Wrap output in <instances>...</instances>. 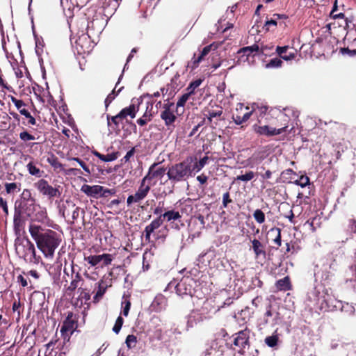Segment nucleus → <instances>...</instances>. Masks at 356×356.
Masks as SVG:
<instances>
[{
	"mask_svg": "<svg viewBox=\"0 0 356 356\" xmlns=\"http://www.w3.org/2000/svg\"><path fill=\"white\" fill-rule=\"evenodd\" d=\"M19 138L23 142H26L29 140H34L35 139H39V136L35 138V136L29 133L27 131H23L19 133Z\"/></svg>",
	"mask_w": 356,
	"mask_h": 356,
	"instance_id": "46",
	"label": "nucleus"
},
{
	"mask_svg": "<svg viewBox=\"0 0 356 356\" xmlns=\"http://www.w3.org/2000/svg\"><path fill=\"white\" fill-rule=\"evenodd\" d=\"M34 186L41 194L47 196L49 199L60 195L59 190L49 185L48 181L44 179L38 180L34 184Z\"/></svg>",
	"mask_w": 356,
	"mask_h": 356,
	"instance_id": "10",
	"label": "nucleus"
},
{
	"mask_svg": "<svg viewBox=\"0 0 356 356\" xmlns=\"http://www.w3.org/2000/svg\"><path fill=\"white\" fill-rule=\"evenodd\" d=\"M253 217L259 224L264 223L266 220L265 214L261 209H256L253 213Z\"/></svg>",
	"mask_w": 356,
	"mask_h": 356,
	"instance_id": "47",
	"label": "nucleus"
},
{
	"mask_svg": "<svg viewBox=\"0 0 356 356\" xmlns=\"http://www.w3.org/2000/svg\"><path fill=\"white\" fill-rule=\"evenodd\" d=\"M135 152V147H132L129 151H128L126 155L121 159L122 163H126L129 162L130 159L134 156Z\"/></svg>",
	"mask_w": 356,
	"mask_h": 356,
	"instance_id": "59",
	"label": "nucleus"
},
{
	"mask_svg": "<svg viewBox=\"0 0 356 356\" xmlns=\"http://www.w3.org/2000/svg\"><path fill=\"white\" fill-rule=\"evenodd\" d=\"M289 183H293L297 186H300L302 188L305 187L306 186L309 184V178L307 175H301L298 179H294V178H291L289 181Z\"/></svg>",
	"mask_w": 356,
	"mask_h": 356,
	"instance_id": "35",
	"label": "nucleus"
},
{
	"mask_svg": "<svg viewBox=\"0 0 356 356\" xmlns=\"http://www.w3.org/2000/svg\"><path fill=\"white\" fill-rule=\"evenodd\" d=\"M8 97L11 102L15 104L19 113L25 117L28 120L27 122L24 120L22 121V124L26 126L35 125L36 124L35 118L31 114V113L25 108L26 104L24 101L18 99L14 96L9 95Z\"/></svg>",
	"mask_w": 356,
	"mask_h": 356,
	"instance_id": "7",
	"label": "nucleus"
},
{
	"mask_svg": "<svg viewBox=\"0 0 356 356\" xmlns=\"http://www.w3.org/2000/svg\"><path fill=\"white\" fill-rule=\"evenodd\" d=\"M124 323V319L121 316H119L116 321H115V325L113 327V331L115 333V334H118L122 327V325Z\"/></svg>",
	"mask_w": 356,
	"mask_h": 356,
	"instance_id": "55",
	"label": "nucleus"
},
{
	"mask_svg": "<svg viewBox=\"0 0 356 356\" xmlns=\"http://www.w3.org/2000/svg\"><path fill=\"white\" fill-rule=\"evenodd\" d=\"M174 103L165 104L163 105V110L161 112L160 115L168 129L171 131L175 127V122L177 118L174 113V111L172 109Z\"/></svg>",
	"mask_w": 356,
	"mask_h": 356,
	"instance_id": "8",
	"label": "nucleus"
},
{
	"mask_svg": "<svg viewBox=\"0 0 356 356\" xmlns=\"http://www.w3.org/2000/svg\"><path fill=\"white\" fill-rule=\"evenodd\" d=\"M289 49V46H277L276 48V52L282 59L285 60H291L296 57V50L293 49L292 51L288 52Z\"/></svg>",
	"mask_w": 356,
	"mask_h": 356,
	"instance_id": "24",
	"label": "nucleus"
},
{
	"mask_svg": "<svg viewBox=\"0 0 356 356\" xmlns=\"http://www.w3.org/2000/svg\"><path fill=\"white\" fill-rule=\"evenodd\" d=\"M209 157L207 156H205L203 158L200 159V160L198 162H196L193 165V166H192V172L193 170H196L197 172H198L200 170H202L207 163Z\"/></svg>",
	"mask_w": 356,
	"mask_h": 356,
	"instance_id": "43",
	"label": "nucleus"
},
{
	"mask_svg": "<svg viewBox=\"0 0 356 356\" xmlns=\"http://www.w3.org/2000/svg\"><path fill=\"white\" fill-rule=\"evenodd\" d=\"M36 201V200L32 196L31 192L29 189H24L19 202H31Z\"/></svg>",
	"mask_w": 356,
	"mask_h": 356,
	"instance_id": "44",
	"label": "nucleus"
},
{
	"mask_svg": "<svg viewBox=\"0 0 356 356\" xmlns=\"http://www.w3.org/2000/svg\"><path fill=\"white\" fill-rule=\"evenodd\" d=\"M6 191L8 194L13 193L16 188H17V185L16 183H6L5 184Z\"/></svg>",
	"mask_w": 356,
	"mask_h": 356,
	"instance_id": "62",
	"label": "nucleus"
},
{
	"mask_svg": "<svg viewBox=\"0 0 356 356\" xmlns=\"http://www.w3.org/2000/svg\"><path fill=\"white\" fill-rule=\"evenodd\" d=\"M337 1L335 0L334 4L333 6V8L330 12V17L334 19L333 22L328 23L326 26L329 30H331L332 29H336V20L337 19H342V23L339 24L340 26H343L345 28L348 26L347 19L345 18V15L343 13H336V11L337 10Z\"/></svg>",
	"mask_w": 356,
	"mask_h": 356,
	"instance_id": "15",
	"label": "nucleus"
},
{
	"mask_svg": "<svg viewBox=\"0 0 356 356\" xmlns=\"http://www.w3.org/2000/svg\"><path fill=\"white\" fill-rule=\"evenodd\" d=\"M214 44H211L209 45H207L203 48L202 51L200 52V54L199 56L200 58H201L202 60H204V57L209 54V53L211 51L212 47Z\"/></svg>",
	"mask_w": 356,
	"mask_h": 356,
	"instance_id": "64",
	"label": "nucleus"
},
{
	"mask_svg": "<svg viewBox=\"0 0 356 356\" xmlns=\"http://www.w3.org/2000/svg\"><path fill=\"white\" fill-rule=\"evenodd\" d=\"M282 61L279 58H274L271 59L266 65V68L279 67H281Z\"/></svg>",
	"mask_w": 356,
	"mask_h": 356,
	"instance_id": "54",
	"label": "nucleus"
},
{
	"mask_svg": "<svg viewBox=\"0 0 356 356\" xmlns=\"http://www.w3.org/2000/svg\"><path fill=\"white\" fill-rule=\"evenodd\" d=\"M255 176V173L253 171H248L244 175H238L236 177V181H249L252 180Z\"/></svg>",
	"mask_w": 356,
	"mask_h": 356,
	"instance_id": "45",
	"label": "nucleus"
},
{
	"mask_svg": "<svg viewBox=\"0 0 356 356\" xmlns=\"http://www.w3.org/2000/svg\"><path fill=\"white\" fill-rule=\"evenodd\" d=\"M153 108V104L151 103L149 105H147L146 108V111L143 115V116L138 118L136 122L141 127H143L147 124L148 122H150L152 119L153 114L152 113V110Z\"/></svg>",
	"mask_w": 356,
	"mask_h": 356,
	"instance_id": "25",
	"label": "nucleus"
},
{
	"mask_svg": "<svg viewBox=\"0 0 356 356\" xmlns=\"http://www.w3.org/2000/svg\"><path fill=\"white\" fill-rule=\"evenodd\" d=\"M123 88L122 87L118 91L115 90V88L111 91V93L108 95L106 98L105 99L104 104L105 106L107 108L108 106L111 104V102L115 99V98L118 95L119 92Z\"/></svg>",
	"mask_w": 356,
	"mask_h": 356,
	"instance_id": "40",
	"label": "nucleus"
},
{
	"mask_svg": "<svg viewBox=\"0 0 356 356\" xmlns=\"http://www.w3.org/2000/svg\"><path fill=\"white\" fill-rule=\"evenodd\" d=\"M81 191L89 197L97 198L98 195L101 197L103 186L99 185L90 186L84 184L82 186Z\"/></svg>",
	"mask_w": 356,
	"mask_h": 356,
	"instance_id": "21",
	"label": "nucleus"
},
{
	"mask_svg": "<svg viewBox=\"0 0 356 356\" xmlns=\"http://www.w3.org/2000/svg\"><path fill=\"white\" fill-rule=\"evenodd\" d=\"M125 343L129 348L136 347L137 343V338L134 334H129L127 337Z\"/></svg>",
	"mask_w": 356,
	"mask_h": 356,
	"instance_id": "52",
	"label": "nucleus"
},
{
	"mask_svg": "<svg viewBox=\"0 0 356 356\" xmlns=\"http://www.w3.org/2000/svg\"><path fill=\"white\" fill-rule=\"evenodd\" d=\"M27 170L31 175H34L36 177H41V171L35 165V163L32 161L29 162L26 165Z\"/></svg>",
	"mask_w": 356,
	"mask_h": 356,
	"instance_id": "39",
	"label": "nucleus"
},
{
	"mask_svg": "<svg viewBox=\"0 0 356 356\" xmlns=\"http://www.w3.org/2000/svg\"><path fill=\"white\" fill-rule=\"evenodd\" d=\"M194 280L191 277H184L176 284L170 282L168 285L170 288L174 286L175 291L179 296L190 295L193 296Z\"/></svg>",
	"mask_w": 356,
	"mask_h": 356,
	"instance_id": "6",
	"label": "nucleus"
},
{
	"mask_svg": "<svg viewBox=\"0 0 356 356\" xmlns=\"http://www.w3.org/2000/svg\"><path fill=\"white\" fill-rule=\"evenodd\" d=\"M253 111L255 113L259 112V115L258 116V122L259 123H261V119L263 118V115H265L267 112L268 107L266 106H259L257 104H254L252 105Z\"/></svg>",
	"mask_w": 356,
	"mask_h": 356,
	"instance_id": "38",
	"label": "nucleus"
},
{
	"mask_svg": "<svg viewBox=\"0 0 356 356\" xmlns=\"http://www.w3.org/2000/svg\"><path fill=\"white\" fill-rule=\"evenodd\" d=\"M279 337L277 335H272L265 339V343L270 348H273L277 345Z\"/></svg>",
	"mask_w": 356,
	"mask_h": 356,
	"instance_id": "49",
	"label": "nucleus"
},
{
	"mask_svg": "<svg viewBox=\"0 0 356 356\" xmlns=\"http://www.w3.org/2000/svg\"><path fill=\"white\" fill-rule=\"evenodd\" d=\"M78 327V316L72 312H68L60 328L61 337L64 343L69 342L73 333Z\"/></svg>",
	"mask_w": 356,
	"mask_h": 356,
	"instance_id": "4",
	"label": "nucleus"
},
{
	"mask_svg": "<svg viewBox=\"0 0 356 356\" xmlns=\"http://www.w3.org/2000/svg\"><path fill=\"white\" fill-rule=\"evenodd\" d=\"M202 60L201 58L196 57V55L194 54L193 57L192 58L191 60L188 63L187 67L190 68L192 70L196 69L199 65L200 63Z\"/></svg>",
	"mask_w": 356,
	"mask_h": 356,
	"instance_id": "48",
	"label": "nucleus"
},
{
	"mask_svg": "<svg viewBox=\"0 0 356 356\" xmlns=\"http://www.w3.org/2000/svg\"><path fill=\"white\" fill-rule=\"evenodd\" d=\"M69 160L76 161L79 164V165L83 168V170L85 171V172H86L85 175H91L92 171L89 168V166L86 163L85 161H83L81 159H79L78 157H72V158H70Z\"/></svg>",
	"mask_w": 356,
	"mask_h": 356,
	"instance_id": "41",
	"label": "nucleus"
},
{
	"mask_svg": "<svg viewBox=\"0 0 356 356\" xmlns=\"http://www.w3.org/2000/svg\"><path fill=\"white\" fill-rule=\"evenodd\" d=\"M296 176V173L292 169H286L282 172V176L288 180V181L293 178L291 176Z\"/></svg>",
	"mask_w": 356,
	"mask_h": 356,
	"instance_id": "61",
	"label": "nucleus"
},
{
	"mask_svg": "<svg viewBox=\"0 0 356 356\" xmlns=\"http://www.w3.org/2000/svg\"><path fill=\"white\" fill-rule=\"evenodd\" d=\"M190 97L191 96L188 94H187V93H185V94L182 95L179 97V100L177 102V104H176L177 110L178 109L179 107L184 106L185 105L186 102L189 99Z\"/></svg>",
	"mask_w": 356,
	"mask_h": 356,
	"instance_id": "57",
	"label": "nucleus"
},
{
	"mask_svg": "<svg viewBox=\"0 0 356 356\" xmlns=\"http://www.w3.org/2000/svg\"><path fill=\"white\" fill-rule=\"evenodd\" d=\"M316 275L321 276V279L325 282H329L330 280L331 275L327 270H319L316 273Z\"/></svg>",
	"mask_w": 356,
	"mask_h": 356,
	"instance_id": "56",
	"label": "nucleus"
},
{
	"mask_svg": "<svg viewBox=\"0 0 356 356\" xmlns=\"http://www.w3.org/2000/svg\"><path fill=\"white\" fill-rule=\"evenodd\" d=\"M98 290L96 292L95 295L93 297V302L97 303L102 298L103 296L106 291L107 286L104 285V281L100 280L97 284Z\"/></svg>",
	"mask_w": 356,
	"mask_h": 356,
	"instance_id": "29",
	"label": "nucleus"
},
{
	"mask_svg": "<svg viewBox=\"0 0 356 356\" xmlns=\"http://www.w3.org/2000/svg\"><path fill=\"white\" fill-rule=\"evenodd\" d=\"M282 321L283 316L280 312L271 303L268 304L263 316L262 324L264 325H270L271 326H275L280 324Z\"/></svg>",
	"mask_w": 356,
	"mask_h": 356,
	"instance_id": "5",
	"label": "nucleus"
},
{
	"mask_svg": "<svg viewBox=\"0 0 356 356\" xmlns=\"http://www.w3.org/2000/svg\"><path fill=\"white\" fill-rule=\"evenodd\" d=\"M29 232L44 257L53 259L56 250L62 241L60 234L56 231L32 222L29 225Z\"/></svg>",
	"mask_w": 356,
	"mask_h": 356,
	"instance_id": "1",
	"label": "nucleus"
},
{
	"mask_svg": "<svg viewBox=\"0 0 356 356\" xmlns=\"http://www.w3.org/2000/svg\"><path fill=\"white\" fill-rule=\"evenodd\" d=\"M181 218V215L179 211L175 210H168L165 211L162 216H161V219H162L163 222L164 221L171 222L175 221Z\"/></svg>",
	"mask_w": 356,
	"mask_h": 356,
	"instance_id": "26",
	"label": "nucleus"
},
{
	"mask_svg": "<svg viewBox=\"0 0 356 356\" xmlns=\"http://www.w3.org/2000/svg\"><path fill=\"white\" fill-rule=\"evenodd\" d=\"M84 260L92 266H95L101 262V254L85 257Z\"/></svg>",
	"mask_w": 356,
	"mask_h": 356,
	"instance_id": "42",
	"label": "nucleus"
},
{
	"mask_svg": "<svg viewBox=\"0 0 356 356\" xmlns=\"http://www.w3.org/2000/svg\"><path fill=\"white\" fill-rule=\"evenodd\" d=\"M254 131L259 134V135H264L266 136H273L279 135L283 132H285L286 131V129L288 127L287 123H284V126L281 128L276 129V128H272L270 127L268 125H257L254 124L253 126Z\"/></svg>",
	"mask_w": 356,
	"mask_h": 356,
	"instance_id": "11",
	"label": "nucleus"
},
{
	"mask_svg": "<svg viewBox=\"0 0 356 356\" xmlns=\"http://www.w3.org/2000/svg\"><path fill=\"white\" fill-rule=\"evenodd\" d=\"M108 125H111L113 123L116 128H118L119 124L120 121H122V119L120 116H119V113L115 116L107 115Z\"/></svg>",
	"mask_w": 356,
	"mask_h": 356,
	"instance_id": "51",
	"label": "nucleus"
},
{
	"mask_svg": "<svg viewBox=\"0 0 356 356\" xmlns=\"http://www.w3.org/2000/svg\"><path fill=\"white\" fill-rule=\"evenodd\" d=\"M113 259V255L111 254H101V262H102V266H106L111 264Z\"/></svg>",
	"mask_w": 356,
	"mask_h": 356,
	"instance_id": "53",
	"label": "nucleus"
},
{
	"mask_svg": "<svg viewBox=\"0 0 356 356\" xmlns=\"http://www.w3.org/2000/svg\"><path fill=\"white\" fill-rule=\"evenodd\" d=\"M202 81V79H198L191 82L188 86L186 88V93L188 94L190 96L194 95L195 93V89L201 85Z\"/></svg>",
	"mask_w": 356,
	"mask_h": 356,
	"instance_id": "36",
	"label": "nucleus"
},
{
	"mask_svg": "<svg viewBox=\"0 0 356 356\" xmlns=\"http://www.w3.org/2000/svg\"><path fill=\"white\" fill-rule=\"evenodd\" d=\"M278 24V22L272 17L270 19H267L265 22L264 29L267 32L270 31H274Z\"/></svg>",
	"mask_w": 356,
	"mask_h": 356,
	"instance_id": "37",
	"label": "nucleus"
},
{
	"mask_svg": "<svg viewBox=\"0 0 356 356\" xmlns=\"http://www.w3.org/2000/svg\"><path fill=\"white\" fill-rule=\"evenodd\" d=\"M191 162L186 160L170 167L167 172V175L170 181L179 182L185 180L191 175Z\"/></svg>",
	"mask_w": 356,
	"mask_h": 356,
	"instance_id": "3",
	"label": "nucleus"
},
{
	"mask_svg": "<svg viewBox=\"0 0 356 356\" xmlns=\"http://www.w3.org/2000/svg\"><path fill=\"white\" fill-rule=\"evenodd\" d=\"M252 243V249L253 250L254 258L256 259H261L262 261H265L267 257L269 260L271 259L272 254L270 253L271 250L274 248V247H270L269 248L268 252L267 253L266 251V245L262 243L257 238H254L251 240Z\"/></svg>",
	"mask_w": 356,
	"mask_h": 356,
	"instance_id": "9",
	"label": "nucleus"
},
{
	"mask_svg": "<svg viewBox=\"0 0 356 356\" xmlns=\"http://www.w3.org/2000/svg\"><path fill=\"white\" fill-rule=\"evenodd\" d=\"M93 154L96 157L99 158L100 160H102L104 162H109V161H115L118 157V152H113L111 154H107L104 155V154L99 153L97 151H95L93 152Z\"/></svg>",
	"mask_w": 356,
	"mask_h": 356,
	"instance_id": "32",
	"label": "nucleus"
},
{
	"mask_svg": "<svg viewBox=\"0 0 356 356\" xmlns=\"http://www.w3.org/2000/svg\"><path fill=\"white\" fill-rule=\"evenodd\" d=\"M47 163L54 168V170L62 171L64 170L63 165L59 161L58 158L54 154H51L47 159Z\"/></svg>",
	"mask_w": 356,
	"mask_h": 356,
	"instance_id": "31",
	"label": "nucleus"
},
{
	"mask_svg": "<svg viewBox=\"0 0 356 356\" xmlns=\"http://www.w3.org/2000/svg\"><path fill=\"white\" fill-rule=\"evenodd\" d=\"M213 106L211 108H206L205 109V116L207 118L209 123L212 122V120L213 118H216L217 120H222L223 118H222L223 113V109L221 106H216V108L213 109Z\"/></svg>",
	"mask_w": 356,
	"mask_h": 356,
	"instance_id": "22",
	"label": "nucleus"
},
{
	"mask_svg": "<svg viewBox=\"0 0 356 356\" xmlns=\"http://www.w3.org/2000/svg\"><path fill=\"white\" fill-rule=\"evenodd\" d=\"M32 223L33 222H38L42 224L49 225V221H50L47 211L45 207H41L40 204L35 209V211L33 213V216L30 217Z\"/></svg>",
	"mask_w": 356,
	"mask_h": 356,
	"instance_id": "16",
	"label": "nucleus"
},
{
	"mask_svg": "<svg viewBox=\"0 0 356 356\" xmlns=\"http://www.w3.org/2000/svg\"><path fill=\"white\" fill-rule=\"evenodd\" d=\"M250 332V330L246 328L233 335V337H234V345L241 348H245V346L249 344Z\"/></svg>",
	"mask_w": 356,
	"mask_h": 356,
	"instance_id": "17",
	"label": "nucleus"
},
{
	"mask_svg": "<svg viewBox=\"0 0 356 356\" xmlns=\"http://www.w3.org/2000/svg\"><path fill=\"white\" fill-rule=\"evenodd\" d=\"M18 201L15 202V205ZM26 217L24 213L18 211L17 206L15 207V212L13 217V229L16 235H20L21 232L24 229L26 225Z\"/></svg>",
	"mask_w": 356,
	"mask_h": 356,
	"instance_id": "13",
	"label": "nucleus"
},
{
	"mask_svg": "<svg viewBox=\"0 0 356 356\" xmlns=\"http://www.w3.org/2000/svg\"><path fill=\"white\" fill-rule=\"evenodd\" d=\"M163 206H164V202L162 201V202H159L158 203V205L157 207L154 209V215H157L158 216H161L163 215Z\"/></svg>",
	"mask_w": 356,
	"mask_h": 356,
	"instance_id": "63",
	"label": "nucleus"
},
{
	"mask_svg": "<svg viewBox=\"0 0 356 356\" xmlns=\"http://www.w3.org/2000/svg\"><path fill=\"white\" fill-rule=\"evenodd\" d=\"M87 43V37L84 35L80 36L75 42L76 49L78 51H84V44L83 43Z\"/></svg>",
	"mask_w": 356,
	"mask_h": 356,
	"instance_id": "50",
	"label": "nucleus"
},
{
	"mask_svg": "<svg viewBox=\"0 0 356 356\" xmlns=\"http://www.w3.org/2000/svg\"><path fill=\"white\" fill-rule=\"evenodd\" d=\"M163 225L162 219L161 216H157L154 219L150 224L147 225L143 231V235L145 238V241L147 243L151 242V235L154 232L156 229L159 228Z\"/></svg>",
	"mask_w": 356,
	"mask_h": 356,
	"instance_id": "19",
	"label": "nucleus"
},
{
	"mask_svg": "<svg viewBox=\"0 0 356 356\" xmlns=\"http://www.w3.org/2000/svg\"><path fill=\"white\" fill-rule=\"evenodd\" d=\"M15 246L17 254L26 261L38 264L41 260L40 256L36 254L34 244L29 238L24 241L17 238L15 242Z\"/></svg>",
	"mask_w": 356,
	"mask_h": 356,
	"instance_id": "2",
	"label": "nucleus"
},
{
	"mask_svg": "<svg viewBox=\"0 0 356 356\" xmlns=\"http://www.w3.org/2000/svg\"><path fill=\"white\" fill-rule=\"evenodd\" d=\"M78 291L80 293L79 298L81 300H85V301H88L90 300V294L89 292H87L86 289L79 287L78 289Z\"/></svg>",
	"mask_w": 356,
	"mask_h": 356,
	"instance_id": "58",
	"label": "nucleus"
},
{
	"mask_svg": "<svg viewBox=\"0 0 356 356\" xmlns=\"http://www.w3.org/2000/svg\"><path fill=\"white\" fill-rule=\"evenodd\" d=\"M156 183V181H154L153 184L147 182V181L145 180V178L143 177L140 181V184L137 190V192H138L139 193H141L144 196L147 197L148 193H149L151 186L155 185Z\"/></svg>",
	"mask_w": 356,
	"mask_h": 356,
	"instance_id": "27",
	"label": "nucleus"
},
{
	"mask_svg": "<svg viewBox=\"0 0 356 356\" xmlns=\"http://www.w3.org/2000/svg\"><path fill=\"white\" fill-rule=\"evenodd\" d=\"M38 204H39L36 203V201L19 202L17 209L18 211L25 214L27 218H30L33 216Z\"/></svg>",
	"mask_w": 356,
	"mask_h": 356,
	"instance_id": "20",
	"label": "nucleus"
},
{
	"mask_svg": "<svg viewBox=\"0 0 356 356\" xmlns=\"http://www.w3.org/2000/svg\"><path fill=\"white\" fill-rule=\"evenodd\" d=\"M269 233L275 235V238L273 239V241L277 245V247L274 248L277 250L282 245L281 229L278 227H273L269 230Z\"/></svg>",
	"mask_w": 356,
	"mask_h": 356,
	"instance_id": "33",
	"label": "nucleus"
},
{
	"mask_svg": "<svg viewBox=\"0 0 356 356\" xmlns=\"http://www.w3.org/2000/svg\"><path fill=\"white\" fill-rule=\"evenodd\" d=\"M277 291H286L292 290L293 286L289 276H286L282 279H280L275 283Z\"/></svg>",
	"mask_w": 356,
	"mask_h": 356,
	"instance_id": "23",
	"label": "nucleus"
},
{
	"mask_svg": "<svg viewBox=\"0 0 356 356\" xmlns=\"http://www.w3.org/2000/svg\"><path fill=\"white\" fill-rule=\"evenodd\" d=\"M264 159L265 156L261 152H256L247 159V165L253 167L254 165L260 163Z\"/></svg>",
	"mask_w": 356,
	"mask_h": 356,
	"instance_id": "28",
	"label": "nucleus"
},
{
	"mask_svg": "<svg viewBox=\"0 0 356 356\" xmlns=\"http://www.w3.org/2000/svg\"><path fill=\"white\" fill-rule=\"evenodd\" d=\"M140 103L141 102H139L138 99H137L136 102L133 101L129 106L122 108L120 111L119 116L122 118V120L126 119L128 116H129L131 119H134L139 110Z\"/></svg>",
	"mask_w": 356,
	"mask_h": 356,
	"instance_id": "18",
	"label": "nucleus"
},
{
	"mask_svg": "<svg viewBox=\"0 0 356 356\" xmlns=\"http://www.w3.org/2000/svg\"><path fill=\"white\" fill-rule=\"evenodd\" d=\"M145 197V196L136 191L134 194L128 196L127 199V206L129 207L134 203H140Z\"/></svg>",
	"mask_w": 356,
	"mask_h": 356,
	"instance_id": "34",
	"label": "nucleus"
},
{
	"mask_svg": "<svg viewBox=\"0 0 356 356\" xmlns=\"http://www.w3.org/2000/svg\"><path fill=\"white\" fill-rule=\"evenodd\" d=\"M259 51V47L257 44H254L252 46H248L241 48L238 51V54H243L241 56H246L247 58L251 56L253 53H258Z\"/></svg>",
	"mask_w": 356,
	"mask_h": 356,
	"instance_id": "30",
	"label": "nucleus"
},
{
	"mask_svg": "<svg viewBox=\"0 0 356 356\" xmlns=\"http://www.w3.org/2000/svg\"><path fill=\"white\" fill-rule=\"evenodd\" d=\"M74 266L75 264H74V261H72L71 264V270H72V275H71V282L69 286L65 287L66 293L68 295H72L75 290L78 288L81 282H83V279L79 272L74 273Z\"/></svg>",
	"mask_w": 356,
	"mask_h": 356,
	"instance_id": "12",
	"label": "nucleus"
},
{
	"mask_svg": "<svg viewBox=\"0 0 356 356\" xmlns=\"http://www.w3.org/2000/svg\"><path fill=\"white\" fill-rule=\"evenodd\" d=\"M158 163H154L149 168L147 175L144 177L145 180L151 183L154 179H161L165 174V168L163 167H158Z\"/></svg>",
	"mask_w": 356,
	"mask_h": 356,
	"instance_id": "14",
	"label": "nucleus"
},
{
	"mask_svg": "<svg viewBox=\"0 0 356 356\" xmlns=\"http://www.w3.org/2000/svg\"><path fill=\"white\" fill-rule=\"evenodd\" d=\"M123 310H122V314L124 316H127L129 314V312L131 307V302L129 300H125L122 303Z\"/></svg>",
	"mask_w": 356,
	"mask_h": 356,
	"instance_id": "60",
	"label": "nucleus"
}]
</instances>
